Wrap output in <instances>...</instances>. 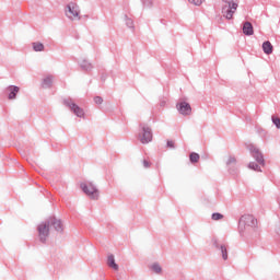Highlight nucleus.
<instances>
[{
    "label": "nucleus",
    "instance_id": "7c9ffc66",
    "mask_svg": "<svg viewBox=\"0 0 280 280\" xmlns=\"http://www.w3.org/2000/svg\"><path fill=\"white\" fill-rule=\"evenodd\" d=\"M143 167L148 168L150 167V162L148 160H143Z\"/></svg>",
    "mask_w": 280,
    "mask_h": 280
},
{
    "label": "nucleus",
    "instance_id": "f257e3e1",
    "mask_svg": "<svg viewBox=\"0 0 280 280\" xmlns=\"http://www.w3.org/2000/svg\"><path fill=\"white\" fill-rule=\"evenodd\" d=\"M257 226V219L252 214H244L238 220V231L244 233L246 229H255Z\"/></svg>",
    "mask_w": 280,
    "mask_h": 280
},
{
    "label": "nucleus",
    "instance_id": "9b49d317",
    "mask_svg": "<svg viewBox=\"0 0 280 280\" xmlns=\"http://www.w3.org/2000/svg\"><path fill=\"white\" fill-rule=\"evenodd\" d=\"M21 91V88L16 85H9L7 88V92L9 93L8 98L9 100H16V95H19V92Z\"/></svg>",
    "mask_w": 280,
    "mask_h": 280
},
{
    "label": "nucleus",
    "instance_id": "dca6fc26",
    "mask_svg": "<svg viewBox=\"0 0 280 280\" xmlns=\"http://www.w3.org/2000/svg\"><path fill=\"white\" fill-rule=\"evenodd\" d=\"M80 67L81 69H83V71H91V69H93V65L89 62L86 59H83L80 62Z\"/></svg>",
    "mask_w": 280,
    "mask_h": 280
},
{
    "label": "nucleus",
    "instance_id": "5701e85b",
    "mask_svg": "<svg viewBox=\"0 0 280 280\" xmlns=\"http://www.w3.org/2000/svg\"><path fill=\"white\" fill-rule=\"evenodd\" d=\"M211 218H212V220L218 221V220H222V218H224V215L220 212H214V213H212Z\"/></svg>",
    "mask_w": 280,
    "mask_h": 280
},
{
    "label": "nucleus",
    "instance_id": "20e7f679",
    "mask_svg": "<svg viewBox=\"0 0 280 280\" xmlns=\"http://www.w3.org/2000/svg\"><path fill=\"white\" fill-rule=\"evenodd\" d=\"M139 139L140 143L148 144L152 141V128L148 127L145 124H140Z\"/></svg>",
    "mask_w": 280,
    "mask_h": 280
},
{
    "label": "nucleus",
    "instance_id": "393cba45",
    "mask_svg": "<svg viewBox=\"0 0 280 280\" xmlns=\"http://www.w3.org/2000/svg\"><path fill=\"white\" fill-rule=\"evenodd\" d=\"M143 8H152V0H141Z\"/></svg>",
    "mask_w": 280,
    "mask_h": 280
},
{
    "label": "nucleus",
    "instance_id": "f03ea898",
    "mask_svg": "<svg viewBox=\"0 0 280 280\" xmlns=\"http://www.w3.org/2000/svg\"><path fill=\"white\" fill-rule=\"evenodd\" d=\"M66 16L70 21H80V5L75 2H69L66 7Z\"/></svg>",
    "mask_w": 280,
    "mask_h": 280
},
{
    "label": "nucleus",
    "instance_id": "cd10ccee",
    "mask_svg": "<svg viewBox=\"0 0 280 280\" xmlns=\"http://www.w3.org/2000/svg\"><path fill=\"white\" fill-rule=\"evenodd\" d=\"M94 102H95V104H103L104 103V98H102V96H95L94 97Z\"/></svg>",
    "mask_w": 280,
    "mask_h": 280
},
{
    "label": "nucleus",
    "instance_id": "1a4fd4ad",
    "mask_svg": "<svg viewBox=\"0 0 280 280\" xmlns=\"http://www.w3.org/2000/svg\"><path fill=\"white\" fill-rule=\"evenodd\" d=\"M177 110L180 115H191V105L187 102H180L177 104Z\"/></svg>",
    "mask_w": 280,
    "mask_h": 280
},
{
    "label": "nucleus",
    "instance_id": "f3484780",
    "mask_svg": "<svg viewBox=\"0 0 280 280\" xmlns=\"http://www.w3.org/2000/svg\"><path fill=\"white\" fill-rule=\"evenodd\" d=\"M219 250H221L222 259L226 261V259H229V252L226 249V245H220Z\"/></svg>",
    "mask_w": 280,
    "mask_h": 280
},
{
    "label": "nucleus",
    "instance_id": "0eeeda50",
    "mask_svg": "<svg viewBox=\"0 0 280 280\" xmlns=\"http://www.w3.org/2000/svg\"><path fill=\"white\" fill-rule=\"evenodd\" d=\"M237 3L224 4L221 9V14L224 19L231 21L233 19V14L237 12Z\"/></svg>",
    "mask_w": 280,
    "mask_h": 280
},
{
    "label": "nucleus",
    "instance_id": "423d86ee",
    "mask_svg": "<svg viewBox=\"0 0 280 280\" xmlns=\"http://www.w3.org/2000/svg\"><path fill=\"white\" fill-rule=\"evenodd\" d=\"M49 221L47 220L39 223L37 226L38 237L42 244H45V242H47V238L49 237Z\"/></svg>",
    "mask_w": 280,
    "mask_h": 280
},
{
    "label": "nucleus",
    "instance_id": "a878e982",
    "mask_svg": "<svg viewBox=\"0 0 280 280\" xmlns=\"http://www.w3.org/2000/svg\"><path fill=\"white\" fill-rule=\"evenodd\" d=\"M235 163H237V160H235V156H230L228 159L226 165H235Z\"/></svg>",
    "mask_w": 280,
    "mask_h": 280
},
{
    "label": "nucleus",
    "instance_id": "412c9836",
    "mask_svg": "<svg viewBox=\"0 0 280 280\" xmlns=\"http://www.w3.org/2000/svg\"><path fill=\"white\" fill-rule=\"evenodd\" d=\"M190 163H198L200 161V155L196 152L190 153L189 155Z\"/></svg>",
    "mask_w": 280,
    "mask_h": 280
},
{
    "label": "nucleus",
    "instance_id": "f8f14e48",
    "mask_svg": "<svg viewBox=\"0 0 280 280\" xmlns=\"http://www.w3.org/2000/svg\"><path fill=\"white\" fill-rule=\"evenodd\" d=\"M243 34H245V36H253V34H255L253 24L250 22H245L243 24Z\"/></svg>",
    "mask_w": 280,
    "mask_h": 280
},
{
    "label": "nucleus",
    "instance_id": "2eb2a0df",
    "mask_svg": "<svg viewBox=\"0 0 280 280\" xmlns=\"http://www.w3.org/2000/svg\"><path fill=\"white\" fill-rule=\"evenodd\" d=\"M52 84H54V77L48 75L43 80L42 86L43 89H51Z\"/></svg>",
    "mask_w": 280,
    "mask_h": 280
},
{
    "label": "nucleus",
    "instance_id": "6ab92c4d",
    "mask_svg": "<svg viewBox=\"0 0 280 280\" xmlns=\"http://www.w3.org/2000/svg\"><path fill=\"white\" fill-rule=\"evenodd\" d=\"M125 23H126L127 27H129L130 30H135V21H132V19L128 18V15H125Z\"/></svg>",
    "mask_w": 280,
    "mask_h": 280
},
{
    "label": "nucleus",
    "instance_id": "ddd939ff",
    "mask_svg": "<svg viewBox=\"0 0 280 280\" xmlns=\"http://www.w3.org/2000/svg\"><path fill=\"white\" fill-rule=\"evenodd\" d=\"M107 266H109V268H113V270H119V265L115 262V256L113 254L107 257Z\"/></svg>",
    "mask_w": 280,
    "mask_h": 280
},
{
    "label": "nucleus",
    "instance_id": "39448f33",
    "mask_svg": "<svg viewBox=\"0 0 280 280\" xmlns=\"http://www.w3.org/2000/svg\"><path fill=\"white\" fill-rule=\"evenodd\" d=\"M63 105L67 106L77 117H84V109L73 102V98H65Z\"/></svg>",
    "mask_w": 280,
    "mask_h": 280
},
{
    "label": "nucleus",
    "instance_id": "2f4dec72",
    "mask_svg": "<svg viewBox=\"0 0 280 280\" xmlns=\"http://www.w3.org/2000/svg\"><path fill=\"white\" fill-rule=\"evenodd\" d=\"M223 3H225V5H230L231 3H236V2H233V0H222Z\"/></svg>",
    "mask_w": 280,
    "mask_h": 280
},
{
    "label": "nucleus",
    "instance_id": "4be33fe9",
    "mask_svg": "<svg viewBox=\"0 0 280 280\" xmlns=\"http://www.w3.org/2000/svg\"><path fill=\"white\" fill-rule=\"evenodd\" d=\"M249 170H254V172H261V166L255 162H250L248 164Z\"/></svg>",
    "mask_w": 280,
    "mask_h": 280
},
{
    "label": "nucleus",
    "instance_id": "9d476101",
    "mask_svg": "<svg viewBox=\"0 0 280 280\" xmlns=\"http://www.w3.org/2000/svg\"><path fill=\"white\" fill-rule=\"evenodd\" d=\"M49 226H54L55 231L62 233V221L56 219V217H50L47 219Z\"/></svg>",
    "mask_w": 280,
    "mask_h": 280
},
{
    "label": "nucleus",
    "instance_id": "6e6552de",
    "mask_svg": "<svg viewBox=\"0 0 280 280\" xmlns=\"http://www.w3.org/2000/svg\"><path fill=\"white\" fill-rule=\"evenodd\" d=\"M247 149L249 150L253 159H255L258 165H261L264 167V165H266V160H264V154L261 153V151H259V149L254 144H249Z\"/></svg>",
    "mask_w": 280,
    "mask_h": 280
},
{
    "label": "nucleus",
    "instance_id": "c85d7f7f",
    "mask_svg": "<svg viewBox=\"0 0 280 280\" xmlns=\"http://www.w3.org/2000/svg\"><path fill=\"white\" fill-rule=\"evenodd\" d=\"M166 145H167V148H171V149H174V148H175L174 141H172V140H168V141L166 142Z\"/></svg>",
    "mask_w": 280,
    "mask_h": 280
},
{
    "label": "nucleus",
    "instance_id": "a211bd4d",
    "mask_svg": "<svg viewBox=\"0 0 280 280\" xmlns=\"http://www.w3.org/2000/svg\"><path fill=\"white\" fill-rule=\"evenodd\" d=\"M151 270L155 272V275H161L163 268H161V265H159V262H154L153 265H151Z\"/></svg>",
    "mask_w": 280,
    "mask_h": 280
},
{
    "label": "nucleus",
    "instance_id": "b1692460",
    "mask_svg": "<svg viewBox=\"0 0 280 280\" xmlns=\"http://www.w3.org/2000/svg\"><path fill=\"white\" fill-rule=\"evenodd\" d=\"M271 121L276 126V128H278V130H280V118L272 116Z\"/></svg>",
    "mask_w": 280,
    "mask_h": 280
},
{
    "label": "nucleus",
    "instance_id": "aec40b11",
    "mask_svg": "<svg viewBox=\"0 0 280 280\" xmlns=\"http://www.w3.org/2000/svg\"><path fill=\"white\" fill-rule=\"evenodd\" d=\"M33 49L34 51H44L45 45L43 43H33Z\"/></svg>",
    "mask_w": 280,
    "mask_h": 280
},
{
    "label": "nucleus",
    "instance_id": "bb28decb",
    "mask_svg": "<svg viewBox=\"0 0 280 280\" xmlns=\"http://www.w3.org/2000/svg\"><path fill=\"white\" fill-rule=\"evenodd\" d=\"M189 3H192V5H202V1L205 0H188Z\"/></svg>",
    "mask_w": 280,
    "mask_h": 280
},
{
    "label": "nucleus",
    "instance_id": "7ed1b4c3",
    "mask_svg": "<svg viewBox=\"0 0 280 280\" xmlns=\"http://www.w3.org/2000/svg\"><path fill=\"white\" fill-rule=\"evenodd\" d=\"M81 189L89 196V198H91V200H97L100 198V190H97V187H95L93 183H82Z\"/></svg>",
    "mask_w": 280,
    "mask_h": 280
},
{
    "label": "nucleus",
    "instance_id": "c756f323",
    "mask_svg": "<svg viewBox=\"0 0 280 280\" xmlns=\"http://www.w3.org/2000/svg\"><path fill=\"white\" fill-rule=\"evenodd\" d=\"M212 244H213L214 248H219L220 249V244L218 243L217 238L212 240Z\"/></svg>",
    "mask_w": 280,
    "mask_h": 280
},
{
    "label": "nucleus",
    "instance_id": "4468645a",
    "mask_svg": "<svg viewBox=\"0 0 280 280\" xmlns=\"http://www.w3.org/2000/svg\"><path fill=\"white\" fill-rule=\"evenodd\" d=\"M272 44L270 42H264L262 43V51L264 54H266L267 56H270V54H272Z\"/></svg>",
    "mask_w": 280,
    "mask_h": 280
}]
</instances>
